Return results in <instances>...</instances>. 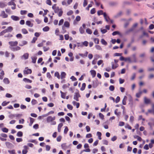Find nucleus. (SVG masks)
I'll return each instance as SVG.
<instances>
[{"label":"nucleus","mask_w":154,"mask_h":154,"mask_svg":"<svg viewBox=\"0 0 154 154\" xmlns=\"http://www.w3.org/2000/svg\"><path fill=\"white\" fill-rule=\"evenodd\" d=\"M8 44L9 45V48L10 50L13 51H15L20 50L21 48L19 46H17L18 45V42L15 41H10L8 42Z\"/></svg>","instance_id":"nucleus-1"},{"label":"nucleus","mask_w":154,"mask_h":154,"mask_svg":"<svg viewBox=\"0 0 154 154\" xmlns=\"http://www.w3.org/2000/svg\"><path fill=\"white\" fill-rule=\"evenodd\" d=\"M137 26V23H135L132 26L131 28L126 31L125 33L126 34H128L130 32L133 31L135 29V28Z\"/></svg>","instance_id":"nucleus-2"},{"label":"nucleus","mask_w":154,"mask_h":154,"mask_svg":"<svg viewBox=\"0 0 154 154\" xmlns=\"http://www.w3.org/2000/svg\"><path fill=\"white\" fill-rule=\"evenodd\" d=\"M81 97V96L79 93V91L76 92H75L74 93V99L77 101H79V98Z\"/></svg>","instance_id":"nucleus-3"},{"label":"nucleus","mask_w":154,"mask_h":154,"mask_svg":"<svg viewBox=\"0 0 154 154\" xmlns=\"http://www.w3.org/2000/svg\"><path fill=\"white\" fill-rule=\"evenodd\" d=\"M93 87L94 88H96L99 84V82L97 79H95V80L92 81Z\"/></svg>","instance_id":"nucleus-4"},{"label":"nucleus","mask_w":154,"mask_h":154,"mask_svg":"<svg viewBox=\"0 0 154 154\" xmlns=\"http://www.w3.org/2000/svg\"><path fill=\"white\" fill-rule=\"evenodd\" d=\"M13 30V27L11 26H10L8 27L7 29L3 30V32L5 34V33L7 32H11Z\"/></svg>","instance_id":"nucleus-5"},{"label":"nucleus","mask_w":154,"mask_h":154,"mask_svg":"<svg viewBox=\"0 0 154 154\" xmlns=\"http://www.w3.org/2000/svg\"><path fill=\"white\" fill-rule=\"evenodd\" d=\"M29 54L27 53H24L22 56L20 57V58L22 60H27L29 58Z\"/></svg>","instance_id":"nucleus-6"},{"label":"nucleus","mask_w":154,"mask_h":154,"mask_svg":"<svg viewBox=\"0 0 154 154\" xmlns=\"http://www.w3.org/2000/svg\"><path fill=\"white\" fill-rule=\"evenodd\" d=\"M55 119V116L52 117L51 116H49L47 118V122L49 123L52 122V121L54 120Z\"/></svg>","instance_id":"nucleus-7"},{"label":"nucleus","mask_w":154,"mask_h":154,"mask_svg":"<svg viewBox=\"0 0 154 154\" xmlns=\"http://www.w3.org/2000/svg\"><path fill=\"white\" fill-rule=\"evenodd\" d=\"M32 72V70L30 69H28V67L25 68V69L23 71L24 73L26 74H31Z\"/></svg>","instance_id":"nucleus-8"},{"label":"nucleus","mask_w":154,"mask_h":154,"mask_svg":"<svg viewBox=\"0 0 154 154\" xmlns=\"http://www.w3.org/2000/svg\"><path fill=\"white\" fill-rule=\"evenodd\" d=\"M0 16L2 17L3 18H6L8 17V15L5 14V11H2L1 13L0 14Z\"/></svg>","instance_id":"nucleus-9"},{"label":"nucleus","mask_w":154,"mask_h":154,"mask_svg":"<svg viewBox=\"0 0 154 154\" xmlns=\"http://www.w3.org/2000/svg\"><path fill=\"white\" fill-rule=\"evenodd\" d=\"M5 143L6 146L8 148H12L13 146V144L10 142H7Z\"/></svg>","instance_id":"nucleus-10"},{"label":"nucleus","mask_w":154,"mask_h":154,"mask_svg":"<svg viewBox=\"0 0 154 154\" xmlns=\"http://www.w3.org/2000/svg\"><path fill=\"white\" fill-rule=\"evenodd\" d=\"M26 25L29 27H32L33 26V24L31 23L30 21L29 20H27L26 22Z\"/></svg>","instance_id":"nucleus-11"},{"label":"nucleus","mask_w":154,"mask_h":154,"mask_svg":"<svg viewBox=\"0 0 154 154\" xmlns=\"http://www.w3.org/2000/svg\"><path fill=\"white\" fill-rule=\"evenodd\" d=\"M11 18L14 21H18L20 20L19 17L16 16L12 15L11 16Z\"/></svg>","instance_id":"nucleus-12"},{"label":"nucleus","mask_w":154,"mask_h":154,"mask_svg":"<svg viewBox=\"0 0 154 154\" xmlns=\"http://www.w3.org/2000/svg\"><path fill=\"white\" fill-rule=\"evenodd\" d=\"M15 0H11L10 2L8 3V5L9 6L14 5L16 6V4L14 3Z\"/></svg>","instance_id":"nucleus-13"},{"label":"nucleus","mask_w":154,"mask_h":154,"mask_svg":"<svg viewBox=\"0 0 154 154\" xmlns=\"http://www.w3.org/2000/svg\"><path fill=\"white\" fill-rule=\"evenodd\" d=\"M27 44V42L26 41H23L20 43H19V45L20 46H23Z\"/></svg>","instance_id":"nucleus-14"},{"label":"nucleus","mask_w":154,"mask_h":154,"mask_svg":"<svg viewBox=\"0 0 154 154\" xmlns=\"http://www.w3.org/2000/svg\"><path fill=\"white\" fill-rule=\"evenodd\" d=\"M104 17L106 21L107 22H108L110 20L109 17L107 15V14L105 12H104Z\"/></svg>","instance_id":"nucleus-15"},{"label":"nucleus","mask_w":154,"mask_h":154,"mask_svg":"<svg viewBox=\"0 0 154 154\" xmlns=\"http://www.w3.org/2000/svg\"><path fill=\"white\" fill-rule=\"evenodd\" d=\"M111 64L112 65V68L113 69H115L118 66V65L117 63H115V64L113 62H111Z\"/></svg>","instance_id":"nucleus-16"},{"label":"nucleus","mask_w":154,"mask_h":154,"mask_svg":"<svg viewBox=\"0 0 154 154\" xmlns=\"http://www.w3.org/2000/svg\"><path fill=\"white\" fill-rule=\"evenodd\" d=\"M7 6V5L5 2H0V8H3Z\"/></svg>","instance_id":"nucleus-17"},{"label":"nucleus","mask_w":154,"mask_h":154,"mask_svg":"<svg viewBox=\"0 0 154 154\" xmlns=\"http://www.w3.org/2000/svg\"><path fill=\"white\" fill-rule=\"evenodd\" d=\"M136 55V54L134 53V54H132L131 56V58L133 59V61L135 63H136L137 62Z\"/></svg>","instance_id":"nucleus-18"},{"label":"nucleus","mask_w":154,"mask_h":154,"mask_svg":"<svg viewBox=\"0 0 154 154\" xmlns=\"http://www.w3.org/2000/svg\"><path fill=\"white\" fill-rule=\"evenodd\" d=\"M31 58L32 60V62L34 63H35L37 59L36 55H35L34 56H32Z\"/></svg>","instance_id":"nucleus-19"},{"label":"nucleus","mask_w":154,"mask_h":154,"mask_svg":"<svg viewBox=\"0 0 154 154\" xmlns=\"http://www.w3.org/2000/svg\"><path fill=\"white\" fill-rule=\"evenodd\" d=\"M90 72L91 75L92 76L93 78L96 75V72L94 70H91L90 71Z\"/></svg>","instance_id":"nucleus-20"},{"label":"nucleus","mask_w":154,"mask_h":154,"mask_svg":"<svg viewBox=\"0 0 154 154\" xmlns=\"http://www.w3.org/2000/svg\"><path fill=\"white\" fill-rule=\"evenodd\" d=\"M3 82L4 83L6 84H8L10 83V81L7 78H5L3 80Z\"/></svg>","instance_id":"nucleus-21"},{"label":"nucleus","mask_w":154,"mask_h":154,"mask_svg":"<svg viewBox=\"0 0 154 154\" xmlns=\"http://www.w3.org/2000/svg\"><path fill=\"white\" fill-rule=\"evenodd\" d=\"M142 93V91L140 90V89H139V91L138 93H136V96L137 97H140Z\"/></svg>","instance_id":"nucleus-22"},{"label":"nucleus","mask_w":154,"mask_h":154,"mask_svg":"<svg viewBox=\"0 0 154 154\" xmlns=\"http://www.w3.org/2000/svg\"><path fill=\"white\" fill-rule=\"evenodd\" d=\"M66 74L64 72H62L60 75V78L61 79H63L65 78L66 77Z\"/></svg>","instance_id":"nucleus-23"},{"label":"nucleus","mask_w":154,"mask_h":154,"mask_svg":"<svg viewBox=\"0 0 154 154\" xmlns=\"http://www.w3.org/2000/svg\"><path fill=\"white\" fill-rule=\"evenodd\" d=\"M63 126V124L62 123H60L58 125L57 128L58 132H60L61 128Z\"/></svg>","instance_id":"nucleus-24"},{"label":"nucleus","mask_w":154,"mask_h":154,"mask_svg":"<svg viewBox=\"0 0 154 154\" xmlns=\"http://www.w3.org/2000/svg\"><path fill=\"white\" fill-rule=\"evenodd\" d=\"M69 26L70 24L67 21H66L64 22L63 26L67 28H69Z\"/></svg>","instance_id":"nucleus-25"},{"label":"nucleus","mask_w":154,"mask_h":154,"mask_svg":"<svg viewBox=\"0 0 154 154\" xmlns=\"http://www.w3.org/2000/svg\"><path fill=\"white\" fill-rule=\"evenodd\" d=\"M122 11H119L118 13L116 15L114 16V17L115 18H117L119 16H121L122 14Z\"/></svg>","instance_id":"nucleus-26"},{"label":"nucleus","mask_w":154,"mask_h":154,"mask_svg":"<svg viewBox=\"0 0 154 154\" xmlns=\"http://www.w3.org/2000/svg\"><path fill=\"white\" fill-rule=\"evenodd\" d=\"M23 81L26 82L27 83H31L32 82V81L29 79L26 78H24L23 79Z\"/></svg>","instance_id":"nucleus-27"},{"label":"nucleus","mask_w":154,"mask_h":154,"mask_svg":"<svg viewBox=\"0 0 154 154\" xmlns=\"http://www.w3.org/2000/svg\"><path fill=\"white\" fill-rule=\"evenodd\" d=\"M100 42L102 44L104 45H106L107 44V42L103 38L101 39Z\"/></svg>","instance_id":"nucleus-28"},{"label":"nucleus","mask_w":154,"mask_h":154,"mask_svg":"<svg viewBox=\"0 0 154 154\" xmlns=\"http://www.w3.org/2000/svg\"><path fill=\"white\" fill-rule=\"evenodd\" d=\"M127 99V97L126 96H125L122 101V103L123 105H125L126 104V100Z\"/></svg>","instance_id":"nucleus-29"},{"label":"nucleus","mask_w":154,"mask_h":154,"mask_svg":"<svg viewBox=\"0 0 154 154\" xmlns=\"http://www.w3.org/2000/svg\"><path fill=\"white\" fill-rule=\"evenodd\" d=\"M144 102L146 104H148L150 102V100L147 98L146 97H144Z\"/></svg>","instance_id":"nucleus-30"},{"label":"nucleus","mask_w":154,"mask_h":154,"mask_svg":"<svg viewBox=\"0 0 154 154\" xmlns=\"http://www.w3.org/2000/svg\"><path fill=\"white\" fill-rule=\"evenodd\" d=\"M29 119L30 120V122L29 124V126H31L34 122V119L31 117H30Z\"/></svg>","instance_id":"nucleus-31"},{"label":"nucleus","mask_w":154,"mask_h":154,"mask_svg":"<svg viewBox=\"0 0 154 154\" xmlns=\"http://www.w3.org/2000/svg\"><path fill=\"white\" fill-rule=\"evenodd\" d=\"M17 136L18 137H22L23 136V133L22 131H19L17 133Z\"/></svg>","instance_id":"nucleus-32"},{"label":"nucleus","mask_w":154,"mask_h":154,"mask_svg":"<svg viewBox=\"0 0 154 154\" xmlns=\"http://www.w3.org/2000/svg\"><path fill=\"white\" fill-rule=\"evenodd\" d=\"M88 53V52L86 51V52L85 54H83L79 53V56H81L82 57H87Z\"/></svg>","instance_id":"nucleus-33"},{"label":"nucleus","mask_w":154,"mask_h":154,"mask_svg":"<svg viewBox=\"0 0 154 154\" xmlns=\"http://www.w3.org/2000/svg\"><path fill=\"white\" fill-rule=\"evenodd\" d=\"M62 148L64 149H66L67 148V146L66 145V143H63L61 145Z\"/></svg>","instance_id":"nucleus-34"},{"label":"nucleus","mask_w":154,"mask_h":154,"mask_svg":"<svg viewBox=\"0 0 154 154\" xmlns=\"http://www.w3.org/2000/svg\"><path fill=\"white\" fill-rule=\"evenodd\" d=\"M60 93L61 94V97L63 99H65L66 95V93L63 92L61 91H60Z\"/></svg>","instance_id":"nucleus-35"},{"label":"nucleus","mask_w":154,"mask_h":154,"mask_svg":"<svg viewBox=\"0 0 154 154\" xmlns=\"http://www.w3.org/2000/svg\"><path fill=\"white\" fill-rule=\"evenodd\" d=\"M22 32L24 34H27L28 32L27 30L25 28L22 29L21 30Z\"/></svg>","instance_id":"nucleus-36"},{"label":"nucleus","mask_w":154,"mask_h":154,"mask_svg":"<svg viewBox=\"0 0 154 154\" xmlns=\"http://www.w3.org/2000/svg\"><path fill=\"white\" fill-rule=\"evenodd\" d=\"M63 13V11L62 8H60V10L58 12V16L59 17H60L62 16Z\"/></svg>","instance_id":"nucleus-37"},{"label":"nucleus","mask_w":154,"mask_h":154,"mask_svg":"<svg viewBox=\"0 0 154 154\" xmlns=\"http://www.w3.org/2000/svg\"><path fill=\"white\" fill-rule=\"evenodd\" d=\"M42 30L44 32H47L49 30V28L48 26H46L43 28Z\"/></svg>","instance_id":"nucleus-38"},{"label":"nucleus","mask_w":154,"mask_h":154,"mask_svg":"<svg viewBox=\"0 0 154 154\" xmlns=\"http://www.w3.org/2000/svg\"><path fill=\"white\" fill-rule=\"evenodd\" d=\"M86 86V84L85 83H83L82 84V87L80 88V90L82 91L84 90Z\"/></svg>","instance_id":"nucleus-39"},{"label":"nucleus","mask_w":154,"mask_h":154,"mask_svg":"<svg viewBox=\"0 0 154 154\" xmlns=\"http://www.w3.org/2000/svg\"><path fill=\"white\" fill-rule=\"evenodd\" d=\"M104 12L103 13L102 10H99L97 11V14L98 16H100V15H103L104 16Z\"/></svg>","instance_id":"nucleus-40"},{"label":"nucleus","mask_w":154,"mask_h":154,"mask_svg":"<svg viewBox=\"0 0 154 154\" xmlns=\"http://www.w3.org/2000/svg\"><path fill=\"white\" fill-rule=\"evenodd\" d=\"M86 32L87 33L89 34H91L92 33V31L89 28L87 29H86Z\"/></svg>","instance_id":"nucleus-41"},{"label":"nucleus","mask_w":154,"mask_h":154,"mask_svg":"<svg viewBox=\"0 0 154 154\" xmlns=\"http://www.w3.org/2000/svg\"><path fill=\"white\" fill-rule=\"evenodd\" d=\"M31 103L32 105H34L37 103V101L34 99H33L31 101Z\"/></svg>","instance_id":"nucleus-42"},{"label":"nucleus","mask_w":154,"mask_h":154,"mask_svg":"<svg viewBox=\"0 0 154 154\" xmlns=\"http://www.w3.org/2000/svg\"><path fill=\"white\" fill-rule=\"evenodd\" d=\"M2 130L3 132L5 133H7L8 131V129L6 128H2Z\"/></svg>","instance_id":"nucleus-43"},{"label":"nucleus","mask_w":154,"mask_h":154,"mask_svg":"<svg viewBox=\"0 0 154 154\" xmlns=\"http://www.w3.org/2000/svg\"><path fill=\"white\" fill-rule=\"evenodd\" d=\"M27 11L25 10H21L20 13L21 15H25L27 13Z\"/></svg>","instance_id":"nucleus-44"},{"label":"nucleus","mask_w":154,"mask_h":154,"mask_svg":"<svg viewBox=\"0 0 154 154\" xmlns=\"http://www.w3.org/2000/svg\"><path fill=\"white\" fill-rule=\"evenodd\" d=\"M54 10L55 13H58L59 11L60 10V9H59V7H57V8H56Z\"/></svg>","instance_id":"nucleus-45"},{"label":"nucleus","mask_w":154,"mask_h":154,"mask_svg":"<svg viewBox=\"0 0 154 154\" xmlns=\"http://www.w3.org/2000/svg\"><path fill=\"white\" fill-rule=\"evenodd\" d=\"M54 76H55L57 77L58 79H60V74L58 72H57L55 73Z\"/></svg>","instance_id":"nucleus-46"},{"label":"nucleus","mask_w":154,"mask_h":154,"mask_svg":"<svg viewBox=\"0 0 154 154\" xmlns=\"http://www.w3.org/2000/svg\"><path fill=\"white\" fill-rule=\"evenodd\" d=\"M125 61H128L129 62L131 63L132 62V61L131 59V58L130 57H128L125 58Z\"/></svg>","instance_id":"nucleus-47"},{"label":"nucleus","mask_w":154,"mask_h":154,"mask_svg":"<svg viewBox=\"0 0 154 154\" xmlns=\"http://www.w3.org/2000/svg\"><path fill=\"white\" fill-rule=\"evenodd\" d=\"M94 41L95 43L97 44H99V40L98 38H95L94 39Z\"/></svg>","instance_id":"nucleus-48"},{"label":"nucleus","mask_w":154,"mask_h":154,"mask_svg":"<svg viewBox=\"0 0 154 154\" xmlns=\"http://www.w3.org/2000/svg\"><path fill=\"white\" fill-rule=\"evenodd\" d=\"M9 103V102H6V101H5L2 103V105L3 106H5L8 105Z\"/></svg>","instance_id":"nucleus-49"},{"label":"nucleus","mask_w":154,"mask_h":154,"mask_svg":"<svg viewBox=\"0 0 154 154\" xmlns=\"http://www.w3.org/2000/svg\"><path fill=\"white\" fill-rule=\"evenodd\" d=\"M118 109H116L115 110V115H116L118 116H119L121 114V112H117Z\"/></svg>","instance_id":"nucleus-50"},{"label":"nucleus","mask_w":154,"mask_h":154,"mask_svg":"<svg viewBox=\"0 0 154 154\" xmlns=\"http://www.w3.org/2000/svg\"><path fill=\"white\" fill-rule=\"evenodd\" d=\"M95 47L98 50H102V48L101 47H100V46L99 45H96Z\"/></svg>","instance_id":"nucleus-51"},{"label":"nucleus","mask_w":154,"mask_h":154,"mask_svg":"<svg viewBox=\"0 0 154 154\" xmlns=\"http://www.w3.org/2000/svg\"><path fill=\"white\" fill-rule=\"evenodd\" d=\"M101 32L103 34H104L107 32V30L106 29H101Z\"/></svg>","instance_id":"nucleus-52"},{"label":"nucleus","mask_w":154,"mask_h":154,"mask_svg":"<svg viewBox=\"0 0 154 154\" xmlns=\"http://www.w3.org/2000/svg\"><path fill=\"white\" fill-rule=\"evenodd\" d=\"M64 22V20L63 19H61L59 22V23H58L59 26H61L63 24Z\"/></svg>","instance_id":"nucleus-53"},{"label":"nucleus","mask_w":154,"mask_h":154,"mask_svg":"<svg viewBox=\"0 0 154 154\" xmlns=\"http://www.w3.org/2000/svg\"><path fill=\"white\" fill-rule=\"evenodd\" d=\"M88 42L87 41H85L84 42H82L83 45H84L85 47L88 46Z\"/></svg>","instance_id":"nucleus-54"},{"label":"nucleus","mask_w":154,"mask_h":154,"mask_svg":"<svg viewBox=\"0 0 154 154\" xmlns=\"http://www.w3.org/2000/svg\"><path fill=\"white\" fill-rule=\"evenodd\" d=\"M8 117L10 119H13L14 117H15V115L11 114L8 116Z\"/></svg>","instance_id":"nucleus-55"},{"label":"nucleus","mask_w":154,"mask_h":154,"mask_svg":"<svg viewBox=\"0 0 154 154\" xmlns=\"http://www.w3.org/2000/svg\"><path fill=\"white\" fill-rule=\"evenodd\" d=\"M128 104L130 106L131 108H132L133 107V106H134V102L133 101L129 102Z\"/></svg>","instance_id":"nucleus-56"},{"label":"nucleus","mask_w":154,"mask_h":154,"mask_svg":"<svg viewBox=\"0 0 154 154\" xmlns=\"http://www.w3.org/2000/svg\"><path fill=\"white\" fill-rule=\"evenodd\" d=\"M79 31L81 34H83L85 32L84 29L82 27H81L79 28Z\"/></svg>","instance_id":"nucleus-57"},{"label":"nucleus","mask_w":154,"mask_h":154,"mask_svg":"<svg viewBox=\"0 0 154 154\" xmlns=\"http://www.w3.org/2000/svg\"><path fill=\"white\" fill-rule=\"evenodd\" d=\"M67 107L68 109L70 110H72L73 109V106L71 105L68 104L67 105Z\"/></svg>","instance_id":"nucleus-58"},{"label":"nucleus","mask_w":154,"mask_h":154,"mask_svg":"<svg viewBox=\"0 0 154 154\" xmlns=\"http://www.w3.org/2000/svg\"><path fill=\"white\" fill-rule=\"evenodd\" d=\"M119 34V31H114L112 32V35L113 36L116 35L117 34Z\"/></svg>","instance_id":"nucleus-59"},{"label":"nucleus","mask_w":154,"mask_h":154,"mask_svg":"<svg viewBox=\"0 0 154 154\" xmlns=\"http://www.w3.org/2000/svg\"><path fill=\"white\" fill-rule=\"evenodd\" d=\"M13 35L10 33H8L7 35H4V37L5 38L11 37Z\"/></svg>","instance_id":"nucleus-60"},{"label":"nucleus","mask_w":154,"mask_h":154,"mask_svg":"<svg viewBox=\"0 0 154 154\" xmlns=\"http://www.w3.org/2000/svg\"><path fill=\"white\" fill-rule=\"evenodd\" d=\"M114 87L113 85H110L109 87V89L110 91H114Z\"/></svg>","instance_id":"nucleus-61"},{"label":"nucleus","mask_w":154,"mask_h":154,"mask_svg":"<svg viewBox=\"0 0 154 154\" xmlns=\"http://www.w3.org/2000/svg\"><path fill=\"white\" fill-rule=\"evenodd\" d=\"M73 13V12L72 10H70L67 13V15L68 16L71 15Z\"/></svg>","instance_id":"nucleus-62"},{"label":"nucleus","mask_w":154,"mask_h":154,"mask_svg":"<svg viewBox=\"0 0 154 154\" xmlns=\"http://www.w3.org/2000/svg\"><path fill=\"white\" fill-rule=\"evenodd\" d=\"M120 100V98L119 96H117L115 102L116 103H118Z\"/></svg>","instance_id":"nucleus-63"},{"label":"nucleus","mask_w":154,"mask_h":154,"mask_svg":"<svg viewBox=\"0 0 154 154\" xmlns=\"http://www.w3.org/2000/svg\"><path fill=\"white\" fill-rule=\"evenodd\" d=\"M8 152L10 154H15V151L14 150H8Z\"/></svg>","instance_id":"nucleus-64"}]
</instances>
